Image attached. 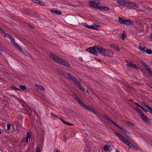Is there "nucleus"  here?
<instances>
[{
  "label": "nucleus",
  "instance_id": "e2e57ef3",
  "mask_svg": "<svg viewBox=\"0 0 152 152\" xmlns=\"http://www.w3.org/2000/svg\"><path fill=\"white\" fill-rule=\"evenodd\" d=\"M151 27L152 28V24L151 25Z\"/></svg>",
  "mask_w": 152,
  "mask_h": 152
},
{
  "label": "nucleus",
  "instance_id": "5701e85b",
  "mask_svg": "<svg viewBox=\"0 0 152 152\" xmlns=\"http://www.w3.org/2000/svg\"><path fill=\"white\" fill-rule=\"evenodd\" d=\"M10 39L11 40V43L13 45H14L17 44V43L15 42V39L13 36H12Z\"/></svg>",
  "mask_w": 152,
  "mask_h": 152
},
{
  "label": "nucleus",
  "instance_id": "338daca9",
  "mask_svg": "<svg viewBox=\"0 0 152 152\" xmlns=\"http://www.w3.org/2000/svg\"><path fill=\"white\" fill-rule=\"evenodd\" d=\"M108 143H110V142H108Z\"/></svg>",
  "mask_w": 152,
  "mask_h": 152
},
{
  "label": "nucleus",
  "instance_id": "c85d7f7f",
  "mask_svg": "<svg viewBox=\"0 0 152 152\" xmlns=\"http://www.w3.org/2000/svg\"><path fill=\"white\" fill-rule=\"evenodd\" d=\"M35 86L37 87L38 89H39L41 90H44V88L42 86L38 84H35Z\"/></svg>",
  "mask_w": 152,
  "mask_h": 152
},
{
  "label": "nucleus",
  "instance_id": "39448f33",
  "mask_svg": "<svg viewBox=\"0 0 152 152\" xmlns=\"http://www.w3.org/2000/svg\"><path fill=\"white\" fill-rule=\"evenodd\" d=\"M127 4L128 6H127L126 7L130 8L136 9L139 8L137 4L135 2L128 0Z\"/></svg>",
  "mask_w": 152,
  "mask_h": 152
},
{
  "label": "nucleus",
  "instance_id": "ddd939ff",
  "mask_svg": "<svg viewBox=\"0 0 152 152\" xmlns=\"http://www.w3.org/2000/svg\"><path fill=\"white\" fill-rule=\"evenodd\" d=\"M142 119L147 124H148L150 123L148 119L143 113L142 114L140 115Z\"/></svg>",
  "mask_w": 152,
  "mask_h": 152
},
{
  "label": "nucleus",
  "instance_id": "4468645a",
  "mask_svg": "<svg viewBox=\"0 0 152 152\" xmlns=\"http://www.w3.org/2000/svg\"><path fill=\"white\" fill-rule=\"evenodd\" d=\"M65 74L66 75V76L67 78L69 79L72 80V81L74 80V79L75 77L73 75H72L69 73L66 72L65 73Z\"/></svg>",
  "mask_w": 152,
  "mask_h": 152
},
{
  "label": "nucleus",
  "instance_id": "ea45409f",
  "mask_svg": "<svg viewBox=\"0 0 152 152\" xmlns=\"http://www.w3.org/2000/svg\"><path fill=\"white\" fill-rule=\"evenodd\" d=\"M7 129L8 130H10L11 128V126L9 124H7Z\"/></svg>",
  "mask_w": 152,
  "mask_h": 152
},
{
  "label": "nucleus",
  "instance_id": "f257e3e1",
  "mask_svg": "<svg viewBox=\"0 0 152 152\" xmlns=\"http://www.w3.org/2000/svg\"><path fill=\"white\" fill-rule=\"evenodd\" d=\"M105 50V49L100 45L94 46L88 48L86 51L93 55H97V51L99 53L103 55Z\"/></svg>",
  "mask_w": 152,
  "mask_h": 152
},
{
  "label": "nucleus",
  "instance_id": "052dcab7",
  "mask_svg": "<svg viewBox=\"0 0 152 152\" xmlns=\"http://www.w3.org/2000/svg\"><path fill=\"white\" fill-rule=\"evenodd\" d=\"M1 133V130L0 129V134Z\"/></svg>",
  "mask_w": 152,
  "mask_h": 152
},
{
  "label": "nucleus",
  "instance_id": "dca6fc26",
  "mask_svg": "<svg viewBox=\"0 0 152 152\" xmlns=\"http://www.w3.org/2000/svg\"><path fill=\"white\" fill-rule=\"evenodd\" d=\"M97 8L99 9L102 10H104L105 11H108L109 10V8L108 7H102V6H99L97 7Z\"/></svg>",
  "mask_w": 152,
  "mask_h": 152
},
{
  "label": "nucleus",
  "instance_id": "b1692460",
  "mask_svg": "<svg viewBox=\"0 0 152 152\" xmlns=\"http://www.w3.org/2000/svg\"><path fill=\"white\" fill-rule=\"evenodd\" d=\"M118 128H119L121 131H122L124 132H126V129L122 126H118Z\"/></svg>",
  "mask_w": 152,
  "mask_h": 152
},
{
  "label": "nucleus",
  "instance_id": "a18cd8bd",
  "mask_svg": "<svg viewBox=\"0 0 152 152\" xmlns=\"http://www.w3.org/2000/svg\"><path fill=\"white\" fill-rule=\"evenodd\" d=\"M2 34H4V35L5 34V31L3 29L1 31H0Z\"/></svg>",
  "mask_w": 152,
  "mask_h": 152
},
{
  "label": "nucleus",
  "instance_id": "f704fd0d",
  "mask_svg": "<svg viewBox=\"0 0 152 152\" xmlns=\"http://www.w3.org/2000/svg\"><path fill=\"white\" fill-rule=\"evenodd\" d=\"M20 90H25L26 89V87L24 86H22V85L20 86Z\"/></svg>",
  "mask_w": 152,
  "mask_h": 152
},
{
  "label": "nucleus",
  "instance_id": "49530a36",
  "mask_svg": "<svg viewBox=\"0 0 152 152\" xmlns=\"http://www.w3.org/2000/svg\"><path fill=\"white\" fill-rule=\"evenodd\" d=\"M24 54L27 55V56H30V55L27 52H26L25 53H24Z\"/></svg>",
  "mask_w": 152,
  "mask_h": 152
},
{
  "label": "nucleus",
  "instance_id": "bf43d9fd",
  "mask_svg": "<svg viewBox=\"0 0 152 152\" xmlns=\"http://www.w3.org/2000/svg\"><path fill=\"white\" fill-rule=\"evenodd\" d=\"M86 92L88 94L89 93L88 91V90L86 91Z\"/></svg>",
  "mask_w": 152,
  "mask_h": 152
},
{
  "label": "nucleus",
  "instance_id": "aec40b11",
  "mask_svg": "<svg viewBox=\"0 0 152 152\" xmlns=\"http://www.w3.org/2000/svg\"><path fill=\"white\" fill-rule=\"evenodd\" d=\"M111 47L112 48L116 50H117L118 51H119L120 50L119 47L118 46H117V45H115L114 44L111 45Z\"/></svg>",
  "mask_w": 152,
  "mask_h": 152
},
{
  "label": "nucleus",
  "instance_id": "69168bd1",
  "mask_svg": "<svg viewBox=\"0 0 152 152\" xmlns=\"http://www.w3.org/2000/svg\"><path fill=\"white\" fill-rule=\"evenodd\" d=\"M56 152H59L58 151H57Z\"/></svg>",
  "mask_w": 152,
  "mask_h": 152
},
{
  "label": "nucleus",
  "instance_id": "423d86ee",
  "mask_svg": "<svg viewBox=\"0 0 152 152\" xmlns=\"http://www.w3.org/2000/svg\"><path fill=\"white\" fill-rule=\"evenodd\" d=\"M100 4V1L98 0L95 1L92 0L89 2V4L90 6L94 8H97V7H99L97 6Z\"/></svg>",
  "mask_w": 152,
  "mask_h": 152
},
{
  "label": "nucleus",
  "instance_id": "a878e982",
  "mask_svg": "<svg viewBox=\"0 0 152 152\" xmlns=\"http://www.w3.org/2000/svg\"><path fill=\"white\" fill-rule=\"evenodd\" d=\"M124 135L127 138L131 137L130 136V134L129 132H128L126 130V132H124Z\"/></svg>",
  "mask_w": 152,
  "mask_h": 152
},
{
  "label": "nucleus",
  "instance_id": "6e6d98bb",
  "mask_svg": "<svg viewBox=\"0 0 152 152\" xmlns=\"http://www.w3.org/2000/svg\"><path fill=\"white\" fill-rule=\"evenodd\" d=\"M129 101L132 102L133 101V100L132 99H130L129 100Z\"/></svg>",
  "mask_w": 152,
  "mask_h": 152
},
{
  "label": "nucleus",
  "instance_id": "2eb2a0df",
  "mask_svg": "<svg viewBox=\"0 0 152 152\" xmlns=\"http://www.w3.org/2000/svg\"><path fill=\"white\" fill-rule=\"evenodd\" d=\"M50 12L53 14H56L58 15H60L62 14L61 11L57 10H50Z\"/></svg>",
  "mask_w": 152,
  "mask_h": 152
},
{
  "label": "nucleus",
  "instance_id": "7c9ffc66",
  "mask_svg": "<svg viewBox=\"0 0 152 152\" xmlns=\"http://www.w3.org/2000/svg\"><path fill=\"white\" fill-rule=\"evenodd\" d=\"M3 36L4 37H7L9 38V39H10L12 36L11 35H10L9 34L6 33Z\"/></svg>",
  "mask_w": 152,
  "mask_h": 152
},
{
  "label": "nucleus",
  "instance_id": "a19ab883",
  "mask_svg": "<svg viewBox=\"0 0 152 152\" xmlns=\"http://www.w3.org/2000/svg\"><path fill=\"white\" fill-rule=\"evenodd\" d=\"M39 4H40L42 6H44L45 4V3L44 2L40 1V2L39 3Z\"/></svg>",
  "mask_w": 152,
  "mask_h": 152
},
{
  "label": "nucleus",
  "instance_id": "c9c22d12",
  "mask_svg": "<svg viewBox=\"0 0 152 152\" xmlns=\"http://www.w3.org/2000/svg\"><path fill=\"white\" fill-rule=\"evenodd\" d=\"M127 124L131 126H134V124L133 123H131L129 121L127 122Z\"/></svg>",
  "mask_w": 152,
  "mask_h": 152
},
{
  "label": "nucleus",
  "instance_id": "864d4df0",
  "mask_svg": "<svg viewBox=\"0 0 152 152\" xmlns=\"http://www.w3.org/2000/svg\"><path fill=\"white\" fill-rule=\"evenodd\" d=\"M134 103L136 104L138 106H139V105L136 102H134Z\"/></svg>",
  "mask_w": 152,
  "mask_h": 152
},
{
  "label": "nucleus",
  "instance_id": "4be33fe9",
  "mask_svg": "<svg viewBox=\"0 0 152 152\" xmlns=\"http://www.w3.org/2000/svg\"><path fill=\"white\" fill-rule=\"evenodd\" d=\"M139 49L145 52L146 49V48L143 46H142V45H139Z\"/></svg>",
  "mask_w": 152,
  "mask_h": 152
},
{
  "label": "nucleus",
  "instance_id": "2f4dec72",
  "mask_svg": "<svg viewBox=\"0 0 152 152\" xmlns=\"http://www.w3.org/2000/svg\"><path fill=\"white\" fill-rule=\"evenodd\" d=\"M135 110L137 111L139 113V114L140 115L143 113L138 108H135Z\"/></svg>",
  "mask_w": 152,
  "mask_h": 152
},
{
  "label": "nucleus",
  "instance_id": "cd10ccee",
  "mask_svg": "<svg viewBox=\"0 0 152 152\" xmlns=\"http://www.w3.org/2000/svg\"><path fill=\"white\" fill-rule=\"evenodd\" d=\"M51 117L53 119H55L56 118H58V116L56 115L55 114L52 113H51Z\"/></svg>",
  "mask_w": 152,
  "mask_h": 152
},
{
  "label": "nucleus",
  "instance_id": "0eeeda50",
  "mask_svg": "<svg viewBox=\"0 0 152 152\" xmlns=\"http://www.w3.org/2000/svg\"><path fill=\"white\" fill-rule=\"evenodd\" d=\"M59 61L60 62H58V63L68 67H69L70 66V65L67 61L61 58V59H59Z\"/></svg>",
  "mask_w": 152,
  "mask_h": 152
},
{
  "label": "nucleus",
  "instance_id": "9d476101",
  "mask_svg": "<svg viewBox=\"0 0 152 152\" xmlns=\"http://www.w3.org/2000/svg\"><path fill=\"white\" fill-rule=\"evenodd\" d=\"M82 24L86 28L91 29H95L97 30H98V29L96 28L95 27L94 25H92L91 26H88L86 23H82Z\"/></svg>",
  "mask_w": 152,
  "mask_h": 152
},
{
  "label": "nucleus",
  "instance_id": "7ed1b4c3",
  "mask_svg": "<svg viewBox=\"0 0 152 152\" xmlns=\"http://www.w3.org/2000/svg\"><path fill=\"white\" fill-rule=\"evenodd\" d=\"M74 99L79 103L80 105L85 108L90 110L93 113L96 114V112L94 109L89 105H88L83 102L77 96H74Z\"/></svg>",
  "mask_w": 152,
  "mask_h": 152
},
{
  "label": "nucleus",
  "instance_id": "72a5a7b5",
  "mask_svg": "<svg viewBox=\"0 0 152 152\" xmlns=\"http://www.w3.org/2000/svg\"><path fill=\"white\" fill-rule=\"evenodd\" d=\"M93 25H94L95 27L96 28H98L99 27L101 26L100 24L99 23H94Z\"/></svg>",
  "mask_w": 152,
  "mask_h": 152
},
{
  "label": "nucleus",
  "instance_id": "c756f323",
  "mask_svg": "<svg viewBox=\"0 0 152 152\" xmlns=\"http://www.w3.org/2000/svg\"><path fill=\"white\" fill-rule=\"evenodd\" d=\"M77 87L82 91L84 92L85 89L83 87L81 84L79 86Z\"/></svg>",
  "mask_w": 152,
  "mask_h": 152
},
{
  "label": "nucleus",
  "instance_id": "4c0bfd02",
  "mask_svg": "<svg viewBox=\"0 0 152 152\" xmlns=\"http://www.w3.org/2000/svg\"><path fill=\"white\" fill-rule=\"evenodd\" d=\"M125 37H126V34H124V33H123L122 34V35L121 36L122 39V40H124L125 39Z\"/></svg>",
  "mask_w": 152,
  "mask_h": 152
},
{
  "label": "nucleus",
  "instance_id": "9b49d317",
  "mask_svg": "<svg viewBox=\"0 0 152 152\" xmlns=\"http://www.w3.org/2000/svg\"><path fill=\"white\" fill-rule=\"evenodd\" d=\"M127 0H119L118 3L120 5L126 7L127 6H128L127 4Z\"/></svg>",
  "mask_w": 152,
  "mask_h": 152
},
{
  "label": "nucleus",
  "instance_id": "20e7f679",
  "mask_svg": "<svg viewBox=\"0 0 152 152\" xmlns=\"http://www.w3.org/2000/svg\"><path fill=\"white\" fill-rule=\"evenodd\" d=\"M118 20L122 24L129 25L133 24V22L130 20H125L120 17H118Z\"/></svg>",
  "mask_w": 152,
  "mask_h": 152
},
{
  "label": "nucleus",
  "instance_id": "6e6552de",
  "mask_svg": "<svg viewBox=\"0 0 152 152\" xmlns=\"http://www.w3.org/2000/svg\"><path fill=\"white\" fill-rule=\"evenodd\" d=\"M50 57L53 58L54 60L57 62H60L59 61V59H61V58L58 56H57L56 55H54L53 54L51 53L50 55Z\"/></svg>",
  "mask_w": 152,
  "mask_h": 152
},
{
  "label": "nucleus",
  "instance_id": "1a4fd4ad",
  "mask_svg": "<svg viewBox=\"0 0 152 152\" xmlns=\"http://www.w3.org/2000/svg\"><path fill=\"white\" fill-rule=\"evenodd\" d=\"M113 55V53L111 51L105 49L103 55L108 56H111Z\"/></svg>",
  "mask_w": 152,
  "mask_h": 152
},
{
  "label": "nucleus",
  "instance_id": "c03bdc74",
  "mask_svg": "<svg viewBox=\"0 0 152 152\" xmlns=\"http://www.w3.org/2000/svg\"><path fill=\"white\" fill-rule=\"evenodd\" d=\"M40 149L39 148H37V149L36 151V152H40Z\"/></svg>",
  "mask_w": 152,
  "mask_h": 152
},
{
  "label": "nucleus",
  "instance_id": "680f3d73",
  "mask_svg": "<svg viewBox=\"0 0 152 152\" xmlns=\"http://www.w3.org/2000/svg\"><path fill=\"white\" fill-rule=\"evenodd\" d=\"M115 151H116V152H119V151L117 150H116Z\"/></svg>",
  "mask_w": 152,
  "mask_h": 152
},
{
  "label": "nucleus",
  "instance_id": "412c9836",
  "mask_svg": "<svg viewBox=\"0 0 152 152\" xmlns=\"http://www.w3.org/2000/svg\"><path fill=\"white\" fill-rule=\"evenodd\" d=\"M110 147V145H105L103 149L105 151H108L109 150Z\"/></svg>",
  "mask_w": 152,
  "mask_h": 152
},
{
  "label": "nucleus",
  "instance_id": "393cba45",
  "mask_svg": "<svg viewBox=\"0 0 152 152\" xmlns=\"http://www.w3.org/2000/svg\"><path fill=\"white\" fill-rule=\"evenodd\" d=\"M13 46L20 51L23 52L22 49L21 48V47L19 45H18L17 43Z\"/></svg>",
  "mask_w": 152,
  "mask_h": 152
},
{
  "label": "nucleus",
  "instance_id": "8fccbe9b",
  "mask_svg": "<svg viewBox=\"0 0 152 152\" xmlns=\"http://www.w3.org/2000/svg\"><path fill=\"white\" fill-rule=\"evenodd\" d=\"M113 124L115 126H117L118 127V126H119V125H117L116 123H115L114 122H113Z\"/></svg>",
  "mask_w": 152,
  "mask_h": 152
},
{
  "label": "nucleus",
  "instance_id": "4d7b16f0",
  "mask_svg": "<svg viewBox=\"0 0 152 152\" xmlns=\"http://www.w3.org/2000/svg\"><path fill=\"white\" fill-rule=\"evenodd\" d=\"M150 37H151V38H152V33H151V35H150Z\"/></svg>",
  "mask_w": 152,
  "mask_h": 152
},
{
  "label": "nucleus",
  "instance_id": "09e8293b",
  "mask_svg": "<svg viewBox=\"0 0 152 152\" xmlns=\"http://www.w3.org/2000/svg\"><path fill=\"white\" fill-rule=\"evenodd\" d=\"M66 124H67V125H69V126L73 125V124H71L69 123H67V122H66Z\"/></svg>",
  "mask_w": 152,
  "mask_h": 152
},
{
  "label": "nucleus",
  "instance_id": "e433bc0d",
  "mask_svg": "<svg viewBox=\"0 0 152 152\" xmlns=\"http://www.w3.org/2000/svg\"><path fill=\"white\" fill-rule=\"evenodd\" d=\"M11 88L13 90H19L18 88H16L14 86H12L11 87Z\"/></svg>",
  "mask_w": 152,
  "mask_h": 152
},
{
  "label": "nucleus",
  "instance_id": "473e14b6",
  "mask_svg": "<svg viewBox=\"0 0 152 152\" xmlns=\"http://www.w3.org/2000/svg\"><path fill=\"white\" fill-rule=\"evenodd\" d=\"M145 52H146L148 54H152V50H151L147 49V48Z\"/></svg>",
  "mask_w": 152,
  "mask_h": 152
},
{
  "label": "nucleus",
  "instance_id": "a211bd4d",
  "mask_svg": "<svg viewBox=\"0 0 152 152\" xmlns=\"http://www.w3.org/2000/svg\"><path fill=\"white\" fill-rule=\"evenodd\" d=\"M26 140L27 143H28L30 141L31 134L30 133L28 132H26Z\"/></svg>",
  "mask_w": 152,
  "mask_h": 152
},
{
  "label": "nucleus",
  "instance_id": "6ab92c4d",
  "mask_svg": "<svg viewBox=\"0 0 152 152\" xmlns=\"http://www.w3.org/2000/svg\"><path fill=\"white\" fill-rule=\"evenodd\" d=\"M72 82L75 85H76L77 86L80 85L81 84L80 83L79 81L77 80L75 78L74 79V80L72 81Z\"/></svg>",
  "mask_w": 152,
  "mask_h": 152
},
{
  "label": "nucleus",
  "instance_id": "37998d69",
  "mask_svg": "<svg viewBox=\"0 0 152 152\" xmlns=\"http://www.w3.org/2000/svg\"><path fill=\"white\" fill-rule=\"evenodd\" d=\"M148 72V73H149L152 76V70L150 69L149 70Z\"/></svg>",
  "mask_w": 152,
  "mask_h": 152
},
{
  "label": "nucleus",
  "instance_id": "f3484780",
  "mask_svg": "<svg viewBox=\"0 0 152 152\" xmlns=\"http://www.w3.org/2000/svg\"><path fill=\"white\" fill-rule=\"evenodd\" d=\"M141 63L144 66L145 68L147 71H148L149 70L151 69L150 67L144 61H142Z\"/></svg>",
  "mask_w": 152,
  "mask_h": 152
},
{
  "label": "nucleus",
  "instance_id": "5fc2aeb1",
  "mask_svg": "<svg viewBox=\"0 0 152 152\" xmlns=\"http://www.w3.org/2000/svg\"><path fill=\"white\" fill-rule=\"evenodd\" d=\"M3 30L0 27V32Z\"/></svg>",
  "mask_w": 152,
  "mask_h": 152
},
{
  "label": "nucleus",
  "instance_id": "de8ad7c7",
  "mask_svg": "<svg viewBox=\"0 0 152 152\" xmlns=\"http://www.w3.org/2000/svg\"><path fill=\"white\" fill-rule=\"evenodd\" d=\"M139 107H140L142 109H143L145 111H147L145 110V109H144V108L142 107V106L139 105Z\"/></svg>",
  "mask_w": 152,
  "mask_h": 152
},
{
  "label": "nucleus",
  "instance_id": "58836bf2",
  "mask_svg": "<svg viewBox=\"0 0 152 152\" xmlns=\"http://www.w3.org/2000/svg\"><path fill=\"white\" fill-rule=\"evenodd\" d=\"M34 3L39 4L40 1L39 0H34Z\"/></svg>",
  "mask_w": 152,
  "mask_h": 152
},
{
  "label": "nucleus",
  "instance_id": "79ce46f5",
  "mask_svg": "<svg viewBox=\"0 0 152 152\" xmlns=\"http://www.w3.org/2000/svg\"><path fill=\"white\" fill-rule=\"evenodd\" d=\"M59 119L61 121H62L63 123H64V124H66V121H65L62 119L61 118H59Z\"/></svg>",
  "mask_w": 152,
  "mask_h": 152
},
{
  "label": "nucleus",
  "instance_id": "603ef678",
  "mask_svg": "<svg viewBox=\"0 0 152 152\" xmlns=\"http://www.w3.org/2000/svg\"><path fill=\"white\" fill-rule=\"evenodd\" d=\"M149 112L152 114V108Z\"/></svg>",
  "mask_w": 152,
  "mask_h": 152
},
{
  "label": "nucleus",
  "instance_id": "bb28decb",
  "mask_svg": "<svg viewBox=\"0 0 152 152\" xmlns=\"http://www.w3.org/2000/svg\"><path fill=\"white\" fill-rule=\"evenodd\" d=\"M142 105L145 107H146V108H147V109L149 110V111H150V110L152 108L151 107H150V106L148 105H146L144 103H142Z\"/></svg>",
  "mask_w": 152,
  "mask_h": 152
},
{
  "label": "nucleus",
  "instance_id": "13d9d810",
  "mask_svg": "<svg viewBox=\"0 0 152 152\" xmlns=\"http://www.w3.org/2000/svg\"><path fill=\"white\" fill-rule=\"evenodd\" d=\"M98 61H101V60L100 59H99L98 60Z\"/></svg>",
  "mask_w": 152,
  "mask_h": 152
},
{
  "label": "nucleus",
  "instance_id": "f03ea898",
  "mask_svg": "<svg viewBox=\"0 0 152 152\" xmlns=\"http://www.w3.org/2000/svg\"><path fill=\"white\" fill-rule=\"evenodd\" d=\"M115 134L118 137L119 139L121 140L125 144L127 145L129 148H133L134 150H138V148L134 146L132 143L130 142L126 138L121 134L117 132H115Z\"/></svg>",
  "mask_w": 152,
  "mask_h": 152
},
{
  "label": "nucleus",
  "instance_id": "f8f14e48",
  "mask_svg": "<svg viewBox=\"0 0 152 152\" xmlns=\"http://www.w3.org/2000/svg\"><path fill=\"white\" fill-rule=\"evenodd\" d=\"M125 61L128 63L127 66L132 68H137V65L132 62L131 61L129 62L127 60H126Z\"/></svg>",
  "mask_w": 152,
  "mask_h": 152
},
{
  "label": "nucleus",
  "instance_id": "3c124183",
  "mask_svg": "<svg viewBox=\"0 0 152 152\" xmlns=\"http://www.w3.org/2000/svg\"><path fill=\"white\" fill-rule=\"evenodd\" d=\"M108 120L110 122H111L112 123L113 122V121L111 120L110 119H108Z\"/></svg>",
  "mask_w": 152,
  "mask_h": 152
},
{
  "label": "nucleus",
  "instance_id": "0e129e2a",
  "mask_svg": "<svg viewBox=\"0 0 152 152\" xmlns=\"http://www.w3.org/2000/svg\"><path fill=\"white\" fill-rule=\"evenodd\" d=\"M151 88L152 89V85L151 86Z\"/></svg>",
  "mask_w": 152,
  "mask_h": 152
}]
</instances>
